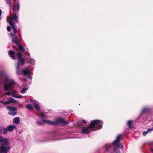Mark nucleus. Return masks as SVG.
<instances>
[{"label":"nucleus","instance_id":"nucleus-42","mask_svg":"<svg viewBox=\"0 0 153 153\" xmlns=\"http://www.w3.org/2000/svg\"><path fill=\"white\" fill-rule=\"evenodd\" d=\"M150 150L152 152V153H153V148H150Z\"/></svg>","mask_w":153,"mask_h":153},{"label":"nucleus","instance_id":"nucleus-43","mask_svg":"<svg viewBox=\"0 0 153 153\" xmlns=\"http://www.w3.org/2000/svg\"><path fill=\"white\" fill-rule=\"evenodd\" d=\"M28 77L30 79H31L32 78V76L30 75V76H29V75H28Z\"/></svg>","mask_w":153,"mask_h":153},{"label":"nucleus","instance_id":"nucleus-9","mask_svg":"<svg viewBox=\"0 0 153 153\" xmlns=\"http://www.w3.org/2000/svg\"><path fill=\"white\" fill-rule=\"evenodd\" d=\"M19 7L20 6L19 3V1H18L17 2V4L14 5L13 7L12 10L13 12L12 13H14V14L15 13H18L17 12L19 11Z\"/></svg>","mask_w":153,"mask_h":153},{"label":"nucleus","instance_id":"nucleus-5","mask_svg":"<svg viewBox=\"0 0 153 153\" xmlns=\"http://www.w3.org/2000/svg\"><path fill=\"white\" fill-rule=\"evenodd\" d=\"M18 17V13H12L10 15V17L8 18L10 21L7 20V22H9L10 25L15 24V26H16V24L19 22Z\"/></svg>","mask_w":153,"mask_h":153},{"label":"nucleus","instance_id":"nucleus-3","mask_svg":"<svg viewBox=\"0 0 153 153\" xmlns=\"http://www.w3.org/2000/svg\"><path fill=\"white\" fill-rule=\"evenodd\" d=\"M6 83L3 86L4 89L7 91H13V88L15 85L14 81L12 80H9L7 77L5 79Z\"/></svg>","mask_w":153,"mask_h":153},{"label":"nucleus","instance_id":"nucleus-33","mask_svg":"<svg viewBox=\"0 0 153 153\" xmlns=\"http://www.w3.org/2000/svg\"><path fill=\"white\" fill-rule=\"evenodd\" d=\"M21 65L20 64H19L17 63V68L16 69H20V65Z\"/></svg>","mask_w":153,"mask_h":153},{"label":"nucleus","instance_id":"nucleus-25","mask_svg":"<svg viewBox=\"0 0 153 153\" xmlns=\"http://www.w3.org/2000/svg\"><path fill=\"white\" fill-rule=\"evenodd\" d=\"M9 102H10V103H14L16 102V100L12 98H10L9 99Z\"/></svg>","mask_w":153,"mask_h":153},{"label":"nucleus","instance_id":"nucleus-34","mask_svg":"<svg viewBox=\"0 0 153 153\" xmlns=\"http://www.w3.org/2000/svg\"><path fill=\"white\" fill-rule=\"evenodd\" d=\"M16 97L17 98H21L23 97V96L21 95L17 96Z\"/></svg>","mask_w":153,"mask_h":153},{"label":"nucleus","instance_id":"nucleus-30","mask_svg":"<svg viewBox=\"0 0 153 153\" xmlns=\"http://www.w3.org/2000/svg\"><path fill=\"white\" fill-rule=\"evenodd\" d=\"M7 30L10 32L11 31V27L10 26H8L7 27Z\"/></svg>","mask_w":153,"mask_h":153},{"label":"nucleus","instance_id":"nucleus-37","mask_svg":"<svg viewBox=\"0 0 153 153\" xmlns=\"http://www.w3.org/2000/svg\"><path fill=\"white\" fill-rule=\"evenodd\" d=\"M82 121L84 123L86 124L87 123V122L85 120H82Z\"/></svg>","mask_w":153,"mask_h":153},{"label":"nucleus","instance_id":"nucleus-1","mask_svg":"<svg viewBox=\"0 0 153 153\" xmlns=\"http://www.w3.org/2000/svg\"><path fill=\"white\" fill-rule=\"evenodd\" d=\"M123 149V145L119 143L116 146H114L111 144H107L105 145V153H120L119 148Z\"/></svg>","mask_w":153,"mask_h":153},{"label":"nucleus","instance_id":"nucleus-21","mask_svg":"<svg viewBox=\"0 0 153 153\" xmlns=\"http://www.w3.org/2000/svg\"><path fill=\"white\" fill-rule=\"evenodd\" d=\"M12 29L13 30V32L14 33H16L17 32V30L15 28V25H10Z\"/></svg>","mask_w":153,"mask_h":153},{"label":"nucleus","instance_id":"nucleus-31","mask_svg":"<svg viewBox=\"0 0 153 153\" xmlns=\"http://www.w3.org/2000/svg\"><path fill=\"white\" fill-rule=\"evenodd\" d=\"M11 94V93L10 92H6L5 93V95H10Z\"/></svg>","mask_w":153,"mask_h":153},{"label":"nucleus","instance_id":"nucleus-8","mask_svg":"<svg viewBox=\"0 0 153 153\" xmlns=\"http://www.w3.org/2000/svg\"><path fill=\"white\" fill-rule=\"evenodd\" d=\"M10 149L9 146H5L4 144H2L0 146V153H7Z\"/></svg>","mask_w":153,"mask_h":153},{"label":"nucleus","instance_id":"nucleus-12","mask_svg":"<svg viewBox=\"0 0 153 153\" xmlns=\"http://www.w3.org/2000/svg\"><path fill=\"white\" fill-rule=\"evenodd\" d=\"M8 53L10 57H11L13 60L16 59V57L15 56V53L14 51L10 50L9 51Z\"/></svg>","mask_w":153,"mask_h":153},{"label":"nucleus","instance_id":"nucleus-40","mask_svg":"<svg viewBox=\"0 0 153 153\" xmlns=\"http://www.w3.org/2000/svg\"><path fill=\"white\" fill-rule=\"evenodd\" d=\"M2 14V10L0 9V17L1 16Z\"/></svg>","mask_w":153,"mask_h":153},{"label":"nucleus","instance_id":"nucleus-15","mask_svg":"<svg viewBox=\"0 0 153 153\" xmlns=\"http://www.w3.org/2000/svg\"><path fill=\"white\" fill-rule=\"evenodd\" d=\"M22 74H24L25 76L29 75L30 76V72L28 70L24 69L22 70Z\"/></svg>","mask_w":153,"mask_h":153},{"label":"nucleus","instance_id":"nucleus-18","mask_svg":"<svg viewBox=\"0 0 153 153\" xmlns=\"http://www.w3.org/2000/svg\"><path fill=\"white\" fill-rule=\"evenodd\" d=\"M17 45V46L21 52L23 51H24L25 49L24 47L20 45V43Z\"/></svg>","mask_w":153,"mask_h":153},{"label":"nucleus","instance_id":"nucleus-17","mask_svg":"<svg viewBox=\"0 0 153 153\" xmlns=\"http://www.w3.org/2000/svg\"><path fill=\"white\" fill-rule=\"evenodd\" d=\"M14 122L16 124H19L20 122V120L19 117H16L13 119Z\"/></svg>","mask_w":153,"mask_h":153},{"label":"nucleus","instance_id":"nucleus-7","mask_svg":"<svg viewBox=\"0 0 153 153\" xmlns=\"http://www.w3.org/2000/svg\"><path fill=\"white\" fill-rule=\"evenodd\" d=\"M7 109L9 110L10 111L8 114L12 116L16 115L17 114V109L13 106H9L7 107Z\"/></svg>","mask_w":153,"mask_h":153},{"label":"nucleus","instance_id":"nucleus-41","mask_svg":"<svg viewBox=\"0 0 153 153\" xmlns=\"http://www.w3.org/2000/svg\"><path fill=\"white\" fill-rule=\"evenodd\" d=\"M145 111V109H143L141 113L142 114V113H143Z\"/></svg>","mask_w":153,"mask_h":153},{"label":"nucleus","instance_id":"nucleus-10","mask_svg":"<svg viewBox=\"0 0 153 153\" xmlns=\"http://www.w3.org/2000/svg\"><path fill=\"white\" fill-rule=\"evenodd\" d=\"M92 131V130L91 128L89 127V126L88 127H83L82 130V133L84 134H89Z\"/></svg>","mask_w":153,"mask_h":153},{"label":"nucleus","instance_id":"nucleus-28","mask_svg":"<svg viewBox=\"0 0 153 153\" xmlns=\"http://www.w3.org/2000/svg\"><path fill=\"white\" fill-rule=\"evenodd\" d=\"M46 117V116L43 113L40 116V117L42 118H45Z\"/></svg>","mask_w":153,"mask_h":153},{"label":"nucleus","instance_id":"nucleus-44","mask_svg":"<svg viewBox=\"0 0 153 153\" xmlns=\"http://www.w3.org/2000/svg\"><path fill=\"white\" fill-rule=\"evenodd\" d=\"M4 102V101H2V100H0V103H2L3 104Z\"/></svg>","mask_w":153,"mask_h":153},{"label":"nucleus","instance_id":"nucleus-2","mask_svg":"<svg viewBox=\"0 0 153 153\" xmlns=\"http://www.w3.org/2000/svg\"><path fill=\"white\" fill-rule=\"evenodd\" d=\"M37 123L40 125H42L44 123H46L50 125H57L59 123L63 124L64 125H66L68 124V121H65L63 119L59 118L55 121H51L49 120H42V121H37L36 122Z\"/></svg>","mask_w":153,"mask_h":153},{"label":"nucleus","instance_id":"nucleus-39","mask_svg":"<svg viewBox=\"0 0 153 153\" xmlns=\"http://www.w3.org/2000/svg\"><path fill=\"white\" fill-rule=\"evenodd\" d=\"M9 5L10 6V10H11V3H10V0H9Z\"/></svg>","mask_w":153,"mask_h":153},{"label":"nucleus","instance_id":"nucleus-11","mask_svg":"<svg viewBox=\"0 0 153 153\" xmlns=\"http://www.w3.org/2000/svg\"><path fill=\"white\" fill-rule=\"evenodd\" d=\"M122 139V135L120 134L118 135L115 140L112 143V145L113 146H117L120 140Z\"/></svg>","mask_w":153,"mask_h":153},{"label":"nucleus","instance_id":"nucleus-14","mask_svg":"<svg viewBox=\"0 0 153 153\" xmlns=\"http://www.w3.org/2000/svg\"><path fill=\"white\" fill-rule=\"evenodd\" d=\"M7 132L6 128L2 126H0V134L5 135L7 133Z\"/></svg>","mask_w":153,"mask_h":153},{"label":"nucleus","instance_id":"nucleus-32","mask_svg":"<svg viewBox=\"0 0 153 153\" xmlns=\"http://www.w3.org/2000/svg\"><path fill=\"white\" fill-rule=\"evenodd\" d=\"M3 140V137L0 135V142H2Z\"/></svg>","mask_w":153,"mask_h":153},{"label":"nucleus","instance_id":"nucleus-38","mask_svg":"<svg viewBox=\"0 0 153 153\" xmlns=\"http://www.w3.org/2000/svg\"><path fill=\"white\" fill-rule=\"evenodd\" d=\"M3 75V73L2 72H0V76H2Z\"/></svg>","mask_w":153,"mask_h":153},{"label":"nucleus","instance_id":"nucleus-26","mask_svg":"<svg viewBox=\"0 0 153 153\" xmlns=\"http://www.w3.org/2000/svg\"><path fill=\"white\" fill-rule=\"evenodd\" d=\"M150 132V131H148V130H147V131H144V132H143V135L144 136H146L148 132Z\"/></svg>","mask_w":153,"mask_h":153},{"label":"nucleus","instance_id":"nucleus-36","mask_svg":"<svg viewBox=\"0 0 153 153\" xmlns=\"http://www.w3.org/2000/svg\"><path fill=\"white\" fill-rule=\"evenodd\" d=\"M12 96L13 97H14L17 98V97H16L17 96V95H16L13 94H12Z\"/></svg>","mask_w":153,"mask_h":153},{"label":"nucleus","instance_id":"nucleus-16","mask_svg":"<svg viewBox=\"0 0 153 153\" xmlns=\"http://www.w3.org/2000/svg\"><path fill=\"white\" fill-rule=\"evenodd\" d=\"M12 40V42L15 43L16 45L20 43L19 42V39L17 37L13 38Z\"/></svg>","mask_w":153,"mask_h":153},{"label":"nucleus","instance_id":"nucleus-35","mask_svg":"<svg viewBox=\"0 0 153 153\" xmlns=\"http://www.w3.org/2000/svg\"><path fill=\"white\" fill-rule=\"evenodd\" d=\"M153 130V127L151 128H149L148 129V131H150V132Z\"/></svg>","mask_w":153,"mask_h":153},{"label":"nucleus","instance_id":"nucleus-13","mask_svg":"<svg viewBox=\"0 0 153 153\" xmlns=\"http://www.w3.org/2000/svg\"><path fill=\"white\" fill-rule=\"evenodd\" d=\"M16 128L15 126L10 125L6 128L7 132V131H12L14 129Z\"/></svg>","mask_w":153,"mask_h":153},{"label":"nucleus","instance_id":"nucleus-6","mask_svg":"<svg viewBox=\"0 0 153 153\" xmlns=\"http://www.w3.org/2000/svg\"><path fill=\"white\" fill-rule=\"evenodd\" d=\"M17 56L18 58L17 63L20 64L21 65H23L25 62V59L23 58L22 55L20 52H18L17 53Z\"/></svg>","mask_w":153,"mask_h":153},{"label":"nucleus","instance_id":"nucleus-24","mask_svg":"<svg viewBox=\"0 0 153 153\" xmlns=\"http://www.w3.org/2000/svg\"><path fill=\"white\" fill-rule=\"evenodd\" d=\"M27 108L29 110H32L33 107L30 104H27L26 106Z\"/></svg>","mask_w":153,"mask_h":153},{"label":"nucleus","instance_id":"nucleus-20","mask_svg":"<svg viewBox=\"0 0 153 153\" xmlns=\"http://www.w3.org/2000/svg\"><path fill=\"white\" fill-rule=\"evenodd\" d=\"M34 106L35 107L37 111H39L40 109V108L39 105H38L36 103H34Z\"/></svg>","mask_w":153,"mask_h":153},{"label":"nucleus","instance_id":"nucleus-19","mask_svg":"<svg viewBox=\"0 0 153 153\" xmlns=\"http://www.w3.org/2000/svg\"><path fill=\"white\" fill-rule=\"evenodd\" d=\"M132 123L133 122L132 121H128L127 122V124L129 126V128L130 129L132 128V127L131 126L132 124Z\"/></svg>","mask_w":153,"mask_h":153},{"label":"nucleus","instance_id":"nucleus-29","mask_svg":"<svg viewBox=\"0 0 153 153\" xmlns=\"http://www.w3.org/2000/svg\"><path fill=\"white\" fill-rule=\"evenodd\" d=\"M27 89L26 88H24L21 91V93H24L26 91H27Z\"/></svg>","mask_w":153,"mask_h":153},{"label":"nucleus","instance_id":"nucleus-27","mask_svg":"<svg viewBox=\"0 0 153 153\" xmlns=\"http://www.w3.org/2000/svg\"><path fill=\"white\" fill-rule=\"evenodd\" d=\"M10 103L9 101H7L5 102L4 101L3 104L4 105H8Z\"/></svg>","mask_w":153,"mask_h":153},{"label":"nucleus","instance_id":"nucleus-23","mask_svg":"<svg viewBox=\"0 0 153 153\" xmlns=\"http://www.w3.org/2000/svg\"><path fill=\"white\" fill-rule=\"evenodd\" d=\"M16 74L18 75L22 74V71H20V69H16Z\"/></svg>","mask_w":153,"mask_h":153},{"label":"nucleus","instance_id":"nucleus-22","mask_svg":"<svg viewBox=\"0 0 153 153\" xmlns=\"http://www.w3.org/2000/svg\"><path fill=\"white\" fill-rule=\"evenodd\" d=\"M3 141L4 142V145L5 146H9L8 145V140L7 139H3Z\"/></svg>","mask_w":153,"mask_h":153},{"label":"nucleus","instance_id":"nucleus-4","mask_svg":"<svg viewBox=\"0 0 153 153\" xmlns=\"http://www.w3.org/2000/svg\"><path fill=\"white\" fill-rule=\"evenodd\" d=\"M102 123L98 120H95L91 122L89 127H90L92 131H95L97 129H101L102 127Z\"/></svg>","mask_w":153,"mask_h":153}]
</instances>
